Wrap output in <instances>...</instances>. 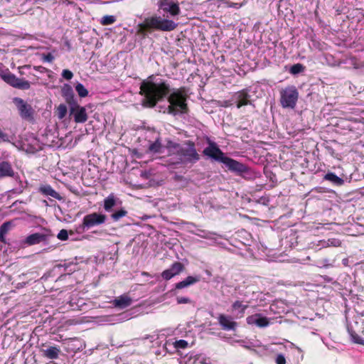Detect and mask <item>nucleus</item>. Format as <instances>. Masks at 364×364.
Listing matches in <instances>:
<instances>
[{"instance_id":"obj_39","label":"nucleus","mask_w":364,"mask_h":364,"mask_svg":"<svg viewBox=\"0 0 364 364\" xmlns=\"http://www.w3.org/2000/svg\"><path fill=\"white\" fill-rule=\"evenodd\" d=\"M277 364H286V359L282 354H279L276 358Z\"/></svg>"},{"instance_id":"obj_30","label":"nucleus","mask_w":364,"mask_h":364,"mask_svg":"<svg viewBox=\"0 0 364 364\" xmlns=\"http://www.w3.org/2000/svg\"><path fill=\"white\" fill-rule=\"evenodd\" d=\"M75 90L80 97H85L88 95L87 90L81 83H77L75 86Z\"/></svg>"},{"instance_id":"obj_27","label":"nucleus","mask_w":364,"mask_h":364,"mask_svg":"<svg viewBox=\"0 0 364 364\" xmlns=\"http://www.w3.org/2000/svg\"><path fill=\"white\" fill-rule=\"evenodd\" d=\"M116 204V198L113 194H110L104 200V208L109 212Z\"/></svg>"},{"instance_id":"obj_4","label":"nucleus","mask_w":364,"mask_h":364,"mask_svg":"<svg viewBox=\"0 0 364 364\" xmlns=\"http://www.w3.org/2000/svg\"><path fill=\"white\" fill-rule=\"evenodd\" d=\"M280 102L284 108H294L299 97V92L295 86L291 85L280 91Z\"/></svg>"},{"instance_id":"obj_12","label":"nucleus","mask_w":364,"mask_h":364,"mask_svg":"<svg viewBox=\"0 0 364 364\" xmlns=\"http://www.w3.org/2000/svg\"><path fill=\"white\" fill-rule=\"evenodd\" d=\"M184 268L185 267L181 262H175L171 264L170 268L162 272L161 277L165 280H169L183 272Z\"/></svg>"},{"instance_id":"obj_31","label":"nucleus","mask_w":364,"mask_h":364,"mask_svg":"<svg viewBox=\"0 0 364 364\" xmlns=\"http://www.w3.org/2000/svg\"><path fill=\"white\" fill-rule=\"evenodd\" d=\"M127 214V211L124 209H120L119 210L115 211L112 214L111 217L114 221H118L122 218L126 216Z\"/></svg>"},{"instance_id":"obj_2","label":"nucleus","mask_w":364,"mask_h":364,"mask_svg":"<svg viewBox=\"0 0 364 364\" xmlns=\"http://www.w3.org/2000/svg\"><path fill=\"white\" fill-rule=\"evenodd\" d=\"M176 27L177 23L173 21L154 14L145 18L143 22L137 25L136 34L144 38L154 31L169 32Z\"/></svg>"},{"instance_id":"obj_11","label":"nucleus","mask_w":364,"mask_h":364,"mask_svg":"<svg viewBox=\"0 0 364 364\" xmlns=\"http://www.w3.org/2000/svg\"><path fill=\"white\" fill-rule=\"evenodd\" d=\"M53 235L51 234L50 231H47L46 233L36 232L28 235L26 240L25 243L28 245H33L39 244L42 242H47L50 237Z\"/></svg>"},{"instance_id":"obj_21","label":"nucleus","mask_w":364,"mask_h":364,"mask_svg":"<svg viewBox=\"0 0 364 364\" xmlns=\"http://www.w3.org/2000/svg\"><path fill=\"white\" fill-rule=\"evenodd\" d=\"M13 226L11 221H6L0 226V242L7 244L6 235Z\"/></svg>"},{"instance_id":"obj_23","label":"nucleus","mask_w":364,"mask_h":364,"mask_svg":"<svg viewBox=\"0 0 364 364\" xmlns=\"http://www.w3.org/2000/svg\"><path fill=\"white\" fill-rule=\"evenodd\" d=\"M43 356L49 359H56L58 357L60 350L57 346H48L47 348L41 349Z\"/></svg>"},{"instance_id":"obj_8","label":"nucleus","mask_w":364,"mask_h":364,"mask_svg":"<svg viewBox=\"0 0 364 364\" xmlns=\"http://www.w3.org/2000/svg\"><path fill=\"white\" fill-rule=\"evenodd\" d=\"M2 78L6 83L15 88L28 90L31 87L30 82L28 80L23 78H18L12 73L4 75Z\"/></svg>"},{"instance_id":"obj_28","label":"nucleus","mask_w":364,"mask_h":364,"mask_svg":"<svg viewBox=\"0 0 364 364\" xmlns=\"http://www.w3.org/2000/svg\"><path fill=\"white\" fill-rule=\"evenodd\" d=\"M162 145L159 139H156L154 143L151 144L149 146L150 151L154 153H161Z\"/></svg>"},{"instance_id":"obj_7","label":"nucleus","mask_w":364,"mask_h":364,"mask_svg":"<svg viewBox=\"0 0 364 364\" xmlns=\"http://www.w3.org/2000/svg\"><path fill=\"white\" fill-rule=\"evenodd\" d=\"M203 154L205 156L220 162H223L224 160L223 159L226 156L218 146L216 143L210 140H208V146L204 149Z\"/></svg>"},{"instance_id":"obj_37","label":"nucleus","mask_w":364,"mask_h":364,"mask_svg":"<svg viewBox=\"0 0 364 364\" xmlns=\"http://www.w3.org/2000/svg\"><path fill=\"white\" fill-rule=\"evenodd\" d=\"M226 4H227V7H229V8L240 9V8L242 7L245 4V2L233 3V2L227 1Z\"/></svg>"},{"instance_id":"obj_14","label":"nucleus","mask_w":364,"mask_h":364,"mask_svg":"<svg viewBox=\"0 0 364 364\" xmlns=\"http://www.w3.org/2000/svg\"><path fill=\"white\" fill-rule=\"evenodd\" d=\"M223 159L222 163H223L229 170L239 173H245L247 171V166L243 164L228 156H225Z\"/></svg>"},{"instance_id":"obj_33","label":"nucleus","mask_w":364,"mask_h":364,"mask_svg":"<svg viewBox=\"0 0 364 364\" xmlns=\"http://www.w3.org/2000/svg\"><path fill=\"white\" fill-rule=\"evenodd\" d=\"M116 18L114 16H105L101 20V23L104 26L112 24L115 22Z\"/></svg>"},{"instance_id":"obj_24","label":"nucleus","mask_w":364,"mask_h":364,"mask_svg":"<svg viewBox=\"0 0 364 364\" xmlns=\"http://www.w3.org/2000/svg\"><path fill=\"white\" fill-rule=\"evenodd\" d=\"M232 310L237 311V317L242 318L245 315L246 309L248 308L247 304H244L241 301L237 300L232 304Z\"/></svg>"},{"instance_id":"obj_42","label":"nucleus","mask_w":364,"mask_h":364,"mask_svg":"<svg viewBox=\"0 0 364 364\" xmlns=\"http://www.w3.org/2000/svg\"><path fill=\"white\" fill-rule=\"evenodd\" d=\"M232 105V104L231 103V102L230 100H224L222 102L221 106L224 107H230Z\"/></svg>"},{"instance_id":"obj_9","label":"nucleus","mask_w":364,"mask_h":364,"mask_svg":"<svg viewBox=\"0 0 364 364\" xmlns=\"http://www.w3.org/2000/svg\"><path fill=\"white\" fill-rule=\"evenodd\" d=\"M70 112L71 115H73L74 121L76 123H85L88 119L86 109L80 106L77 102L70 106Z\"/></svg>"},{"instance_id":"obj_35","label":"nucleus","mask_w":364,"mask_h":364,"mask_svg":"<svg viewBox=\"0 0 364 364\" xmlns=\"http://www.w3.org/2000/svg\"><path fill=\"white\" fill-rule=\"evenodd\" d=\"M57 237L60 240L65 241L68 239V232L65 229H62L58 232Z\"/></svg>"},{"instance_id":"obj_18","label":"nucleus","mask_w":364,"mask_h":364,"mask_svg":"<svg viewBox=\"0 0 364 364\" xmlns=\"http://www.w3.org/2000/svg\"><path fill=\"white\" fill-rule=\"evenodd\" d=\"M132 303V299L127 295H122L112 301L114 307L124 309L129 307Z\"/></svg>"},{"instance_id":"obj_10","label":"nucleus","mask_w":364,"mask_h":364,"mask_svg":"<svg viewBox=\"0 0 364 364\" xmlns=\"http://www.w3.org/2000/svg\"><path fill=\"white\" fill-rule=\"evenodd\" d=\"M250 95L247 89H242L232 95V99L236 103L237 107L239 109L242 106L251 105Z\"/></svg>"},{"instance_id":"obj_40","label":"nucleus","mask_w":364,"mask_h":364,"mask_svg":"<svg viewBox=\"0 0 364 364\" xmlns=\"http://www.w3.org/2000/svg\"><path fill=\"white\" fill-rule=\"evenodd\" d=\"M43 61L52 63L54 60V57L50 53H48L46 55H43Z\"/></svg>"},{"instance_id":"obj_34","label":"nucleus","mask_w":364,"mask_h":364,"mask_svg":"<svg viewBox=\"0 0 364 364\" xmlns=\"http://www.w3.org/2000/svg\"><path fill=\"white\" fill-rule=\"evenodd\" d=\"M188 343L186 341L181 339L176 341L173 343V346L176 349H185L188 347Z\"/></svg>"},{"instance_id":"obj_1","label":"nucleus","mask_w":364,"mask_h":364,"mask_svg":"<svg viewBox=\"0 0 364 364\" xmlns=\"http://www.w3.org/2000/svg\"><path fill=\"white\" fill-rule=\"evenodd\" d=\"M155 75H151L140 85L139 94L143 96L141 105L145 108H154L157 103L167 97L169 103L167 112L173 116L187 114L189 111L187 100L188 89L186 87L171 90L167 80L159 79L154 81Z\"/></svg>"},{"instance_id":"obj_36","label":"nucleus","mask_w":364,"mask_h":364,"mask_svg":"<svg viewBox=\"0 0 364 364\" xmlns=\"http://www.w3.org/2000/svg\"><path fill=\"white\" fill-rule=\"evenodd\" d=\"M62 76L65 80H70L73 78V73L70 70H69L68 69H65L62 72Z\"/></svg>"},{"instance_id":"obj_13","label":"nucleus","mask_w":364,"mask_h":364,"mask_svg":"<svg viewBox=\"0 0 364 364\" xmlns=\"http://www.w3.org/2000/svg\"><path fill=\"white\" fill-rule=\"evenodd\" d=\"M218 321L224 331H235L237 326V323L230 316L223 314H219Z\"/></svg>"},{"instance_id":"obj_16","label":"nucleus","mask_w":364,"mask_h":364,"mask_svg":"<svg viewBox=\"0 0 364 364\" xmlns=\"http://www.w3.org/2000/svg\"><path fill=\"white\" fill-rule=\"evenodd\" d=\"M61 95L64 97L65 102L70 105H73L77 102L76 101L73 92V90L70 85L65 84L61 88Z\"/></svg>"},{"instance_id":"obj_6","label":"nucleus","mask_w":364,"mask_h":364,"mask_svg":"<svg viewBox=\"0 0 364 364\" xmlns=\"http://www.w3.org/2000/svg\"><path fill=\"white\" fill-rule=\"evenodd\" d=\"M107 216L105 214L94 212L84 216L82 224L78 228V232H83L95 226L100 225L106 222Z\"/></svg>"},{"instance_id":"obj_19","label":"nucleus","mask_w":364,"mask_h":364,"mask_svg":"<svg viewBox=\"0 0 364 364\" xmlns=\"http://www.w3.org/2000/svg\"><path fill=\"white\" fill-rule=\"evenodd\" d=\"M38 192L44 196H49L53 198L61 200L60 195L48 184H42L38 188Z\"/></svg>"},{"instance_id":"obj_41","label":"nucleus","mask_w":364,"mask_h":364,"mask_svg":"<svg viewBox=\"0 0 364 364\" xmlns=\"http://www.w3.org/2000/svg\"><path fill=\"white\" fill-rule=\"evenodd\" d=\"M352 337H353L355 343H358V344H362L364 346V340L360 338L358 336L352 335Z\"/></svg>"},{"instance_id":"obj_32","label":"nucleus","mask_w":364,"mask_h":364,"mask_svg":"<svg viewBox=\"0 0 364 364\" xmlns=\"http://www.w3.org/2000/svg\"><path fill=\"white\" fill-rule=\"evenodd\" d=\"M304 66L302 64L296 63L293 65L290 68V73L291 74H298L304 70Z\"/></svg>"},{"instance_id":"obj_20","label":"nucleus","mask_w":364,"mask_h":364,"mask_svg":"<svg viewBox=\"0 0 364 364\" xmlns=\"http://www.w3.org/2000/svg\"><path fill=\"white\" fill-rule=\"evenodd\" d=\"M257 318H255L254 316H248L247 318V322L249 324H256L259 327H266L269 324V321L267 317H262L259 314H255Z\"/></svg>"},{"instance_id":"obj_29","label":"nucleus","mask_w":364,"mask_h":364,"mask_svg":"<svg viewBox=\"0 0 364 364\" xmlns=\"http://www.w3.org/2000/svg\"><path fill=\"white\" fill-rule=\"evenodd\" d=\"M68 112L67 107L64 104H60L58 105L56 109V114L59 119H63Z\"/></svg>"},{"instance_id":"obj_17","label":"nucleus","mask_w":364,"mask_h":364,"mask_svg":"<svg viewBox=\"0 0 364 364\" xmlns=\"http://www.w3.org/2000/svg\"><path fill=\"white\" fill-rule=\"evenodd\" d=\"M14 175L15 171L9 161H0V179L7 177H14Z\"/></svg>"},{"instance_id":"obj_3","label":"nucleus","mask_w":364,"mask_h":364,"mask_svg":"<svg viewBox=\"0 0 364 364\" xmlns=\"http://www.w3.org/2000/svg\"><path fill=\"white\" fill-rule=\"evenodd\" d=\"M186 146H181L179 149L178 161L175 164H180L183 161L185 163L196 164L200 159V155L197 152L196 144L191 140H187L184 142Z\"/></svg>"},{"instance_id":"obj_5","label":"nucleus","mask_w":364,"mask_h":364,"mask_svg":"<svg viewBox=\"0 0 364 364\" xmlns=\"http://www.w3.org/2000/svg\"><path fill=\"white\" fill-rule=\"evenodd\" d=\"M13 102L22 119L29 122L34 121L36 111L31 104L20 97H14Z\"/></svg>"},{"instance_id":"obj_38","label":"nucleus","mask_w":364,"mask_h":364,"mask_svg":"<svg viewBox=\"0 0 364 364\" xmlns=\"http://www.w3.org/2000/svg\"><path fill=\"white\" fill-rule=\"evenodd\" d=\"M176 301L178 304H190L191 302V300L188 297L178 296L176 298Z\"/></svg>"},{"instance_id":"obj_26","label":"nucleus","mask_w":364,"mask_h":364,"mask_svg":"<svg viewBox=\"0 0 364 364\" xmlns=\"http://www.w3.org/2000/svg\"><path fill=\"white\" fill-rule=\"evenodd\" d=\"M323 179L325 181H328L331 182L332 184L337 186H341L344 183V180L343 178L338 177V176H336L333 172L327 173L323 176Z\"/></svg>"},{"instance_id":"obj_22","label":"nucleus","mask_w":364,"mask_h":364,"mask_svg":"<svg viewBox=\"0 0 364 364\" xmlns=\"http://www.w3.org/2000/svg\"><path fill=\"white\" fill-rule=\"evenodd\" d=\"M200 278L198 277L188 276L184 280L179 282L175 284L176 289H181L188 287L190 285L194 284L199 282Z\"/></svg>"},{"instance_id":"obj_15","label":"nucleus","mask_w":364,"mask_h":364,"mask_svg":"<svg viewBox=\"0 0 364 364\" xmlns=\"http://www.w3.org/2000/svg\"><path fill=\"white\" fill-rule=\"evenodd\" d=\"M159 6L165 12H168L171 16H177L180 13V8L178 4L170 2L168 0L159 1Z\"/></svg>"},{"instance_id":"obj_25","label":"nucleus","mask_w":364,"mask_h":364,"mask_svg":"<svg viewBox=\"0 0 364 364\" xmlns=\"http://www.w3.org/2000/svg\"><path fill=\"white\" fill-rule=\"evenodd\" d=\"M182 145L178 143L174 142L171 140H168L166 141V148L168 151V155H176L178 156L179 154V149H181Z\"/></svg>"}]
</instances>
